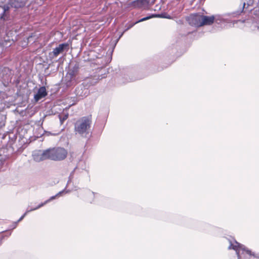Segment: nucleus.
<instances>
[{"instance_id":"obj_1","label":"nucleus","mask_w":259,"mask_h":259,"mask_svg":"<svg viewBox=\"0 0 259 259\" xmlns=\"http://www.w3.org/2000/svg\"><path fill=\"white\" fill-rule=\"evenodd\" d=\"M67 155V151L63 148L54 147L42 152L39 151L33 154L35 161L39 162L46 159L60 161L64 159Z\"/></svg>"},{"instance_id":"obj_2","label":"nucleus","mask_w":259,"mask_h":259,"mask_svg":"<svg viewBox=\"0 0 259 259\" xmlns=\"http://www.w3.org/2000/svg\"><path fill=\"white\" fill-rule=\"evenodd\" d=\"M92 116L91 115L81 117L74 124V132L82 138H89L91 133Z\"/></svg>"},{"instance_id":"obj_3","label":"nucleus","mask_w":259,"mask_h":259,"mask_svg":"<svg viewBox=\"0 0 259 259\" xmlns=\"http://www.w3.org/2000/svg\"><path fill=\"white\" fill-rule=\"evenodd\" d=\"M188 24L195 27H201V14L200 13H193L186 18Z\"/></svg>"},{"instance_id":"obj_4","label":"nucleus","mask_w":259,"mask_h":259,"mask_svg":"<svg viewBox=\"0 0 259 259\" xmlns=\"http://www.w3.org/2000/svg\"><path fill=\"white\" fill-rule=\"evenodd\" d=\"M69 45L67 43L61 44L59 45L58 47L54 49L52 53L50 55H52L53 58L57 57L60 53H62L64 50L68 48Z\"/></svg>"},{"instance_id":"obj_5","label":"nucleus","mask_w":259,"mask_h":259,"mask_svg":"<svg viewBox=\"0 0 259 259\" xmlns=\"http://www.w3.org/2000/svg\"><path fill=\"white\" fill-rule=\"evenodd\" d=\"M79 71L78 65H75L72 69H69L67 72L66 77L68 79V81L73 80L75 76L78 74Z\"/></svg>"},{"instance_id":"obj_6","label":"nucleus","mask_w":259,"mask_h":259,"mask_svg":"<svg viewBox=\"0 0 259 259\" xmlns=\"http://www.w3.org/2000/svg\"><path fill=\"white\" fill-rule=\"evenodd\" d=\"M149 4L148 0H136L129 4V6L134 8H142Z\"/></svg>"},{"instance_id":"obj_7","label":"nucleus","mask_w":259,"mask_h":259,"mask_svg":"<svg viewBox=\"0 0 259 259\" xmlns=\"http://www.w3.org/2000/svg\"><path fill=\"white\" fill-rule=\"evenodd\" d=\"M215 20V17L212 16H206L201 15V27L205 25H212Z\"/></svg>"},{"instance_id":"obj_8","label":"nucleus","mask_w":259,"mask_h":259,"mask_svg":"<svg viewBox=\"0 0 259 259\" xmlns=\"http://www.w3.org/2000/svg\"><path fill=\"white\" fill-rule=\"evenodd\" d=\"M47 95V92L46 88L45 87H41L38 89L36 94L34 95V99L36 102H37L42 98L45 97Z\"/></svg>"},{"instance_id":"obj_9","label":"nucleus","mask_w":259,"mask_h":259,"mask_svg":"<svg viewBox=\"0 0 259 259\" xmlns=\"http://www.w3.org/2000/svg\"><path fill=\"white\" fill-rule=\"evenodd\" d=\"M27 0H14L11 3V6L15 8H20L24 7Z\"/></svg>"},{"instance_id":"obj_10","label":"nucleus","mask_w":259,"mask_h":259,"mask_svg":"<svg viewBox=\"0 0 259 259\" xmlns=\"http://www.w3.org/2000/svg\"><path fill=\"white\" fill-rule=\"evenodd\" d=\"M156 17V15H151V16H148V17H144L137 21H136V22L134 23H132V24H130L127 27V28L125 29V30H124V31H127L128 30H129L130 28H131L132 27H133L135 24L139 23V22H143V21H146V20H149L152 18H153V17Z\"/></svg>"},{"instance_id":"obj_11","label":"nucleus","mask_w":259,"mask_h":259,"mask_svg":"<svg viewBox=\"0 0 259 259\" xmlns=\"http://www.w3.org/2000/svg\"><path fill=\"white\" fill-rule=\"evenodd\" d=\"M3 14L1 16V18L4 20H6L8 18V15L7 13V12L9 11L10 7L8 5H4L3 7Z\"/></svg>"},{"instance_id":"obj_12","label":"nucleus","mask_w":259,"mask_h":259,"mask_svg":"<svg viewBox=\"0 0 259 259\" xmlns=\"http://www.w3.org/2000/svg\"><path fill=\"white\" fill-rule=\"evenodd\" d=\"M69 117V113L68 112H63V114H59V118L60 121V124H63L64 121L66 120Z\"/></svg>"},{"instance_id":"obj_13","label":"nucleus","mask_w":259,"mask_h":259,"mask_svg":"<svg viewBox=\"0 0 259 259\" xmlns=\"http://www.w3.org/2000/svg\"><path fill=\"white\" fill-rule=\"evenodd\" d=\"M56 196L57 195L51 197L49 199L46 200L44 203H42L39 204L36 207L33 208V209H32L31 210H36L37 209L39 208L40 207H41V206H44L45 204H46V203H47L48 202L50 201L51 200L55 199L56 198Z\"/></svg>"},{"instance_id":"obj_14","label":"nucleus","mask_w":259,"mask_h":259,"mask_svg":"<svg viewBox=\"0 0 259 259\" xmlns=\"http://www.w3.org/2000/svg\"><path fill=\"white\" fill-rule=\"evenodd\" d=\"M32 209V208H31V209H29V210H27L25 212V213H24L23 215H22V216L21 217V218L19 219L18 222L21 221V220H22L23 219V218L25 217V216L26 215V214H27L28 212H30V211H32V210H31V209Z\"/></svg>"},{"instance_id":"obj_15","label":"nucleus","mask_w":259,"mask_h":259,"mask_svg":"<svg viewBox=\"0 0 259 259\" xmlns=\"http://www.w3.org/2000/svg\"><path fill=\"white\" fill-rule=\"evenodd\" d=\"M229 249H233L234 250L237 249V246L236 245H233L232 244H231L230 246L229 247Z\"/></svg>"},{"instance_id":"obj_16","label":"nucleus","mask_w":259,"mask_h":259,"mask_svg":"<svg viewBox=\"0 0 259 259\" xmlns=\"http://www.w3.org/2000/svg\"><path fill=\"white\" fill-rule=\"evenodd\" d=\"M162 17L167 19H171V17L169 15L166 14H164L163 16H162Z\"/></svg>"}]
</instances>
